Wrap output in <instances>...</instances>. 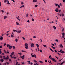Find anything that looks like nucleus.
<instances>
[{"instance_id":"nucleus-1","label":"nucleus","mask_w":65,"mask_h":65,"mask_svg":"<svg viewBox=\"0 0 65 65\" xmlns=\"http://www.w3.org/2000/svg\"><path fill=\"white\" fill-rule=\"evenodd\" d=\"M51 55L49 56V58L50 59H51L52 60V61H54V62H56V60L54 58H53V57H51Z\"/></svg>"},{"instance_id":"nucleus-2","label":"nucleus","mask_w":65,"mask_h":65,"mask_svg":"<svg viewBox=\"0 0 65 65\" xmlns=\"http://www.w3.org/2000/svg\"><path fill=\"white\" fill-rule=\"evenodd\" d=\"M25 47L26 49H28V43H26L25 44Z\"/></svg>"},{"instance_id":"nucleus-3","label":"nucleus","mask_w":65,"mask_h":65,"mask_svg":"<svg viewBox=\"0 0 65 65\" xmlns=\"http://www.w3.org/2000/svg\"><path fill=\"white\" fill-rule=\"evenodd\" d=\"M33 55V54H31V57H35V58H36V56L35 54H34V55Z\"/></svg>"},{"instance_id":"nucleus-4","label":"nucleus","mask_w":65,"mask_h":65,"mask_svg":"<svg viewBox=\"0 0 65 65\" xmlns=\"http://www.w3.org/2000/svg\"><path fill=\"white\" fill-rule=\"evenodd\" d=\"M7 47H8L9 46V49H10V50H11V46H10V45H9L8 44L7 45Z\"/></svg>"},{"instance_id":"nucleus-5","label":"nucleus","mask_w":65,"mask_h":65,"mask_svg":"<svg viewBox=\"0 0 65 65\" xmlns=\"http://www.w3.org/2000/svg\"><path fill=\"white\" fill-rule=\"evenodd\" d=\"M62 38H64V36H65V33L63 32L62 33Z\"/></svg>"},{"instance_id":"nucleus-6","label":"nucleus","mask_w":65,"mask_h":65,"mask_svg":"<svg viewBox=\"0 0 65 65\" xmlns=\"http://www.w3.org/2000/svg\"><path fill=\"white\" fill-rule=\"evenodd\" d=\"M34 43H32L31 44V47H34Z\"/></svg>"},{"instance_id":"nucleus-7","label":"nucleus","mask_w":65,"mask_h":65,"mask_svg":"<svg viewBox=\"0 0 65 65\" xmlns=\"http://www.w3.org/2000/svg\"><path fill=\"white\" fill-rule=\"evenodd\" d=\"M24 55H23L22 56H21V58H22L23 60H24Z\"/></svg>"},{"instance_id":"nucleus-8","label":"nucleus","mask_w":65,"mask_h":65,"mask_svg":"<svg viewBox=\"0 0 65 65\" xmlns=\"http://www.w3.org/2000/svg\"><path fill=\"white\" fill-rule=\"evenodd\" d=\"M37 2V1L36 0H33V2L34 3L36 2Z\"/></svg>"},{"instance_id":"nucleus-9","label":"nucleus","mask_w":65,"mask_h":65,"mask_svg":"<svg viewBox=\"0 0 65 65\" xmlns=\"http://www.w3.org/2000/svg\"><path fill=\"white\" fill-rule=\"evenodd\" d=\"M3 59H4V60H6V57L4 56H3Z\"/></svg>"},{"instance_id":"nucleus-10","label":"nucleus","mask_w":65,"mask_h":65,"mask_svg":"<svg viewBox=\"0 0 65 65\" xmlns=\"http://www.w3.org/2000/svg\"><path fill=\"white\" fill-rule=\"evenodd\" d=\"M57 14L59 15V16H60V17H61L62 16V14H60L59 13H57Z\"/></svg>"},{"instance_id":"nucleus-11","label":"nucleus","mask_w":65,"mask_h":65,"mask_svg":"<svg viewBox=\"0 0 65 65\" xmlns=\"http://www.w3.org/2000/svg\"><path fill=\"white\" fill-rule=\"evenodd\" d=\"M59 46H60V47H63V46L62 44H60V45Z\"/></svg>"},{"instance_id":"nucleus-12","label":"nucleus","mask_w":65,"mask_h":65,"mask_svg":"<svg viewBox=\"0 0 65 65\" xmlns=\"http://www.w3.org/2000/svg\"><path fill=\"white\" fill-rule=\"evenodd\" d=\"M21 32V30H19L17 32V33H20Z\"/></svg>"},{"instance_id":"nucleus-13","label":"nucleus","mask_w":65,"mask_h":65,"mask_svg":"<svg viewBox=\"0 0 65 65\" xmlns=\"http://www.w3.org/2000/svg\"><path fill=\"white\" fill-rule=\"evenodd\" d=\"M64 63H65V61H64L61 63V65H63V64H64Z\"/></svg>"},{"instance_id":"nucleus-14","label":"nucleus","mask_w":65,"mask_h":65,"mask_svg":"<svg viewBox=\"0 0 65 65\" xmlns=\"http://www.w3.org/2000/svg\"><path fill=\"white\" fill-rule=\"evenodd\" d=\"M62 49H60V51H58V52H60V53H61V52H62Z\"/></svg>"},{"instance_id":"nucleus-15","label":"nucleus","mask_w":65,"mask_h":65,"mask_svg":"<svg viewBox=\"0 0 65 65\" xmlns=\"http://www.w3.org/2000/svg\"><path fill=\"white\" fill-rule=\"evenodd\" d=\"M60 52L62 54H64V53H65V52H64V51H61Z\"/></svg>"},{"instance_id":"nucleus-16","label":"nucleus","mask_w":65,"mask_h":65,"mask_svg":"<svg viewBox=\"0 0 65 65\" xmlns=\"http://www.w3.org/2000/svg\"><path fill=\"white\" fill-rule=\"evenodd\" d=\"M0 39L1 40H2V39H3V37H2L0 38Z\"/></svg>"},{"instance_id":"nucleus-17","label":"nucleus","mask_w":65,"mask_h":65,"mask_svg":"<svg viewBox=\"0 0 65 65\" xmlns=\"http://www.w3.org/2000/svg\"><path fill=\"white\" fill-rule=\"evenodd\" d=\"M18 54H19V55H20V56H22V53H18Z\"/></svg>"},{"instance_id":"nucleus-18","label":"nucleus","mask_w":65,"mask_h":65,"mask_svg":"<svg viewBox=\"0 0 65 65\" xmlns=\"http://www.w3.org/2000/svg\"><path fill=\"white\" fill-rule=\"evenodd\" d=\"M10 56L11 59H12V58H13V57H12V55H11V54L10 55Z\"/></svg>"},{"instance_id":"nucleus-19","label":"nucleus","mask_w":65,"mask_h":65,"mask_svg":"<svg viewBox=\"0 0 65 65\" xmlns=\"http://www.w3.org/2000/svg\"><path fill=\"white\" fill-rule=\"evenodd\" d=\"M9 59V57H8V56H7L6 57V60H7V59Z\"/></svg>"},{"instance_id":"nucleus-20","label":"nucleus","mask_w":65,"mask_h":65,"mask_svg":"<svg viewBox=\"0 0 65 65\" xmlns=\"http://www.w3.org/2000/svg\"><path fill=\"white\" fill-rule=\"evenodd\" d=\"M53 27L54 28V30H56V27L55 26H53Z\"/></svg>"},{"instance_id":"nucleus-21","label":"nucleus","mask_w":65,"mask_h":65,"mask_svg":"<svg viewBox=\"0 0 65 65\" xmlns=\"http://www.w3.org/2000/svg\"><path fill=\"white\" fill-rule=\"evenodd\" d=\"M27 62L29 64H30V62L29 61H28Z\"/></svg>"},{"instance_id":"nucleus-22","label":"nucleus","mask_w":65,"mask_h":65,"mask_svg":"<svg viewBox=\"0 0 65 65\" xmlns=\"http://www.w3.org/2000/svg\"><path fill=\"white\" fill-rule=\"evenodd\" d=\"M4 61V60L3 59H1V62H3V61Z\"/></svg>"},{"instance_id":"nucleus-23","label":"nucleus","mask_w":65,"mask_h":65,"mask_svg":"<svg viewBox=\"0 0 65 65\" xmlns=\"http://www.w3.org/2000/svg\"><path fill=\"white\" fill-rule=\"evenodd\" d=\"M50 50L52 52H54V50H53L52 49H51V48H50Z\"/></svg>"},{"instance_id":"nucleus-24","label":"nucleus","mask_w":65,"mask_h":65,"mask_svg":"<svg viewBox=\"0 0 65 65\" xmlns=\"http://www.w3.org/2000/svg\"><path fill=\"white\" fill-rule=\"evenodd\" d=\"M36 46H37V47H39V45H38V44H36Z\"/></svg>"},{"instance_id":"nucleus-25","label":"nucleus","mask_w":65,"mask_h":65,"mask_svg":"<svg viewBox=\"0 0 65 65\" xmlns=\"http://www.w3.org/2000/svg\"><path fill=\"white\" fill-rule=\"evenodd\" d=\"M58 10H59L55 9V11L56 12H58Z\"/></svg>"},{"instance_id":"nucleus-26","label":"nucleus","mask_w":65,"mask_h":65,"mask_svg":"<svg viewBox=\"0 0 65 65\" xmlns=\"http://www.w3.org/2000/svg\"><path fill=\"white\" fill-rule=\"evenodd\" d=\"M43 46H44V47H46V45H43Z\"/></svg>"},{"instance_id":"nucleus-27","label":"nucleus","mask_w":65,"mask_h":65,"mask_svg":"<svg viewBox=\"0 0 65 65\" xmlns=\"http://www.w3.org/2000/svg\"><path fill=\"white\" fill-rule=\"evenodd\" d=\"M6 18H7V17L5 16V17H4V19H6Z\"/></svg>"},{"instance_id":"nucleus-28","label":"nucleus","mask_w":65,"mask_h":65,"mask_svg":"<svg viewBox=\"0 0 65 65\" xmlns=\"http://www.w3.org/2000/svg\"><path fill=\"white\" fill-rule=\"evenodd\" d=\"M39 62H40V63H43V62H42V61H40Z\"/></svg>"},{"instance_id":"nucleus-29","label":"nucleus","mask_w":65,"mask_h":65,"mask_svg":"<svg viewBox=\"0 0 65 65\" xmlns=\"http://www.w3.org/2000/svg\"><path fill=\"white\" fill-rule=\"evenodd\" d=\"M11 37L12 38V37H13V35H11Z\"/></svg>"},{"instance_id":"nucleus-30","label":"nucleus","mask_w":65,"mask_h":65,"mask_svg":"<svg viewBox=\"0 0 65 65\" xmlns=\"http://www.w3.org/2000/svg\"><path fill=\"white\" fill-rule=\"evenodd\" d=\"M7 2V0H4V3H6Z\"/></svg>"},{"instance_id":"nucleus-31","label":"nucleus","mask_w":65,"mask_h":65,"mask_svg":"<svg viewBox=\"0 0 65 65\" xmlns=\"http://www.w3.org/2000/svg\"><path fill=\"white\" fill-rule=\"evenodd\" d=\"M63 22H64V21H65V19L63 18Z\"/></svg>"},{"instance_id":"nucleus-32","label":"nucleus","mask_w":65,"mask_h":65,"mask_svg":"<svg viewBox=\"0 0 65 65\" xmlns=\"http://www.w3.org/2000/svg\"><path fill=\"white\" fill-rule=\"evenodd\" d=\"M13 59H17V57H15L14 56H13Z\"/></svg>"},{"instance_id":"nucleus-33","label":"nucleus","mask_w":65,"mask_h":65,"mask_svg":"<svg viewBox=\"0 0 65 65\" xmlns=\"http://www.w3.org/2000/svg\"><path fill=\"white\" fill-rule=\"evenodd\" d=\"M14 52H12L11 53V55H12L13 54L14 55Z\"/></svg>"},{"instance_id":"nucleus-34","label":"nucleus","mask_w":65,"mask_h":65,"mask_svg":"<svg viewBox=\"0 0 65 65\" xmlns=\"http://www.w3.org/2000/svg\"><path fill=\"white\" fill-rule=\"evenodd\" d=\"M12 47L13 49L15 48V46H13Z\"/></svg>"},{"instance_id":"nucleus-35","label":"nucleus","mask_w":65,"mask_h":65,"mask_svg":"<svg viewBox=\"0 0 65 65\" xmlns=\"http://www.w3.org/2000/svg\"><path fill=\"white\" fill-rule=\"evenodd\" d=\"M52 48H53V49H55V47H54L53 46H52Z\"/></svg>"},{"instance_id":"nucleus-36","label":"nucleus","mask_w":65,"mask_h":65,"mask_svg":"<svg viewBox=\"0 0 65 65\" xmlns=\"http://www.w3.org/2000/svg\"><path fill=\"white\" fill-rule=\"evenodd\" d=\"M3 65H6V63H4Z\"/></svg>"},{"instance_id":"nucleus-37","label":"nucleus","mask_w":65,"mask_h":65,"mask_svg":"<svg viewBox=\"0 0 65 65\" xmlns=\"http://www.w3.org/2000/svg\"><path fill=\"white\" fill-rule=\"evenodd\" d=\"M13 32H17V30H13Z\"/></svg>"},{"instance_id":"nucleus-38","label":"nucleus","mask_w":65,"mask_h":65,"mask_svg":"<svg viewBox=\"0 0 65 65\" xmlns=\"http://www.w3.org/2000/svg\"><path fill=\"white\" fill-rule=\"evenodd\" d=\"M16 42H17V41H18V40L17 39H16L15 40Z\"/></svg>"},{"instance_id":"nucleus-39","label":"nucleus","mask_w":65,"mask_h":65,"mask_svg":"<svg viewBox=\"0 0 65 65\" xmlns=\"http://www.w3.org/2000/svg\"><path fill=\"white\" fill-rule=\"evenodd\" d=\"M31 20H32V21H34V19H33V18H32L31 19Z\"/></svg>"},{"instance_id":"nucleus-40","label":"nucleus","mask_w":65,"mask_h":65,"mask_svg":"<svg viewBox=\"0 0 65 65\" xmlns=\"http://www.w3.org/2000/svg\"><path fill=\"white\" fill-rule=\"evenodd\" d=\"M28 13L26 15V16L27 17H28Z\"/></svg>"},{"instance_id":"nucleus-41","label":"nucleus","mask_w":65,"mask_h":65,"mask_svg":"<svg viewBox=\"0 0 65 65\" xmlns=\"http://www.w3.org/2000/svg\"><path fill=\"white\" fill-rule=\"evenodd\" d=\"M34 61L35 62V63H37V61H36V60H34Z\"/></svg>"},{"instance_id":"nucleus-42","label":"nucleus","mask_w":65,"mask_h":65,"mask_svg":"<svg viewBox=\"0 0 65 65\" xmlns=\"http://www.w3.org/2000/svg\"><path fill=\"white\" fill-rule=\"evenodd\" d=\"M59 12H60L61 11V10H59Z\"/></svg>"},{"instance_id":"nucleus-43","label":"nucleus","mask_w":65,"mask_h":65,"mask_svg":"<svg viewBox=\"0 0 65 65\" xmlns=\"http://www.w3.org/2000/svg\"><path fill=\"white\" fill-rule=\"evenodd\" d=\"M40 52L41 53H42V50H40Z\"/></svg>"},{"instance_id":"nucleus-44","label":"nucleus","mask_w":65,"mask_h":65,"mask_svg":"<svg viewBox=\"0 0 65 65\" xmlns=\"http://www.w3.org/2000/svg\"><path fill=\"white\" fill-rule=\"evenodd\" d=\"M6 63L7 65H9V63H8V62H7Z\"/></svg>"},{"instance_id":"nucleus-45","label":"nucleus","mask_w":65,"mask_h":65,"mask_svg":"<svg viewBox=\"0 0 65 65\" xmlns=\"http://www.w3.org/2000/svg\"><path fill=\"white\" fill-rule=\"evenodd\" d=\"M16 23L17 24V25H19V23L17 22H16Z\"/></svg>"},{"instance_id":"nucleus-46","label":"nucleus","mask_w":65,"mask_h":65,"mask_svg":"<svg viewBox=\"0 0 65 65\" xmlns=\"http://www.w3.org/2000/svg\"><path fill=\"white\" fill-rule=\"evenodd\" d=\"M6 45V43H5V44H4V46H5V45Z\"/></svg>"},{"instance_id":"nucleus-47","label":"nucleus","mask_w":65,"mask_h":65,"mask_svg":"<svg viewBox=\"0 0 65 65\" xmlns=\"http://www.w3.org/2000/svg\"><path fill=\"white\" fill-rule=\"evenodd\" d=\"M58 8H60V6L58 5Z\"/></svg>"},{"instance_id":"nucleus-48","label":"nucleus","mask_w":65,"mask_h":65,"mask_svg":"<svg viewBox=\"0 0 65 65\" xmlns=\"http://www.w3.org/2000/svg\"><path fill=\"white\" fill-rule=\"evenodd\" d=\"M35 7H37L38 6V5H35Z\"/></svg>"},{"instance_id":"nucleus-49","label":"nucleus","mask_w":65,"mask_h":65,"mask_svg":"<svg viewBox=\"0 0 65 65\" xmlns=\"http://www.w3.org/2000/svg\"><path fill=\"white\" fill-rule=\"evenodd\" d=\"M33 38H36V36H35L33 37Z\"/></svg>"},{"instance_id":"nucleus-50","label":"nucleus","mask_w":65,"mask_h":65,"mask_svg":"<svg viewBox=\"0 0 65 65\" xmlns=\"http://www.w3.org/2000/svg\"><path fill=\"white\" fill-rule=\"evenodd\" d=\"M11 1H13V2H15V1H14V0H12Z\"/></svg>"},{"instance_id":"nucleus-51","label":"nucleus","mask_w":65,"mask_h":65,"mask_svg":"<svg viewBox=\"0 0 65 65\" xmlns=\"http://www.w3.org/2000/svg\"><path fill=\"white\" fill-rule=\"evenodd\" d=\"M49 63H51V64H52V62H51V60H50Z\"/></svg>"},{"instance_id":"nucleus-52","label":"nucleus","mask_w":65,"mask_h":65,"mask_svg":"<svg viewBox=\"0 0 65 65\" xmlns=\"http://www.w3.org/2000/svg\"><path fill=\"white\" fill-rule=\"evenodd\" d=\"M62 1H63V2H64V3H65V0H63Z\"/></svg>"},{"instance_id":"nucleus-53","label":"nucleus","mask_w":65,"mask_h":65,"mask_svg":"<svg viewBox=\"0 0 65 65\" xmlns=\"http://www.w3.org/2000/svg\"><path fill=\"white\" fill-rule=\"evenodd\" d=\"M22 38L23 40H25V38H24V37H23Z\"/></svg>"},{"instance_id":"nucleus-54","label":"nucleus","mask_w":65,"mask_h":65,"mask_svg":"<svg viewBox=\"0 0 65 65\" xmlns=\"http://www.w3.org/2000/svg\"><path fill=\"white\" fill-rule=\"evenodd\" d=\"M21 4H22V5H23V4H24V3L22 2L21 3Z\"/></svg>"},{"instance_id":"nucleus-55","label":"nucleus","mask_w":65,"mask_h":65,"mask_svg":"<svg viewBox=\"0 0 65 65\" xmlns=\"http://www.w3.org/2000/svg\"><path fill=\"white\" fill-rule=\"evenodd\" d=\"M62 17H64V14L63 13H62Z\"/></svg>"},{"instance_id":"nucleus-56","label":"nucleus","mask_w":65,"mask_h":65,"mask_svg":"<svg viewBox=\"0 0 65 65\" xmlns=\"http://www.w3.org/2000/svg\"><path fill=\"white\" fill-rule=\"evenodd\" d=\"M30 65H32L33 64V63L32 62L30 63Z\"/></svg>"},{"instance_id":"nucleus-57","label":"nucleus","mask_w":65,"mask_h":65,"mask_svg":"<svg viewBox=\"0 0 65 65\" xmlns=\"http://www.w3.org/2000/svg\"><path fill=\"white\" fill-rule=\"evenodd\" d=\"M2 58V56H0V58Z\"/></svg>"},{"instance_id":"nucleus-58","label":"nucleus","mask_w":65,"mask_h":65,"mask_svg":"<svg viewBox=\"0 0 65 65\" xmlns=\"http://www.w3.org/2000/svg\"><path fill=\"white\" fill-rule=\"evenodd\" d=\"M2 45L0 46V48H2Z\"/></svg>"},{"instance_id":"nucleus-59","label":"nucleus","mask_w":65,"mask_h":65,"mask_svg":"<svg viewBox=\"0 0 65 65\" xmlns=\"http://www.w3.org/2000/svg\"><path fill=\"white\" fill-rule=\"evenodd\" d=\"M22 52H25L26 51H23V50L22 51Z\"/></svg>"},{"instance_id":"nucleus-60","label":"nucleus","mask_w":65,"mask_h":65,"mask_svg":"<svg viewBox=\"0 0 65 65\" xmlns=\"http://www.w3.org/2000/svg\"><path fill=\"white\" fill-rule=\"evenodd\" d=\"M54 51L56 52V53H57V50H55Z\"/></svg>"},{"instance_id":"nucleus-61","label":"nucleus","mask_w":65,"mask_h":65,"mask_svg":"<svg viewBox=\"0 0 65 65\" xmlns=\"http://www.w3.org/2000/svg\"><path fill=\"white\" fill-rule=\"evenodd\" d=\"M55 41H57V42H58V39L56 40Z\"/></svg>"},{"instance_id":"nucleus-62","label":"nucleus","mask_w":65,"mask_h":65,"mask_svg":"<svg viewBox=\"0 0 65 65\" xmlns=\"http://www.w3.org/2000/svg\"><path fill=\"white\" fill-rule=\"evenodd\" d=\"M2 11V12H4V11L3 10H2V11Z\"/></svg>"},{"instance_id":"nucleus-63","label":"nucleus","mask_w":65,"mask_h":65,"mask_svg":"<svg viewBox=\"0 0 65 65\" xmlns=\"http://www.w3.org/2000/svg\"><path fill=\"white\" fill-rule=\"evenodd\" d=\"M45 62H47V60H45Z\"/></svg>"},{"instance_id":"nucleus-64","label":"nucleus","mask_w":65,"mask_h":65,"mask_svg":"<svg viewBox=\"0 0 65 65\" xmlns=\"http://www.w3.org/2000/svg\"><path fill=\"white\" fill-rule=\"evenodd\" d=\"M55 5H56V6H58V4H55Z\"/></svg>"}]
</instances>
